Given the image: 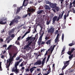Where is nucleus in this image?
Segmentation results:
<instances>
[{"label": "nucleus", "mask_w": 75, "mask_h": 75, "mask_svg": "<svg viewBox=\"0 0 75 75\" xmlns=\"http://www.w3.org/2000/svg\"><path fill=\"white\" fill-rule=\"evenodd\" d=\"M21 18V16H20L18 15H16L15 17V18L13 20L11 21V23L9 24L10 26H11L12 25H13L14 24L16 23L17 24L18 23V20H20Z\"/></svg>", "instance_id": "obj_1"}, {"label": "nucleus", "mask_w": 75, "mask_h": 75, "mask_svg": "<svg viewBox=\"0 0 75 75\" xmlns=\"http://www.w3.org/2000/svg\"><path fill=\"white\" fill-rule=\"evenodd\" d=\"M1 21H0V24L3 25V24H6L7 23V22H3L4 21L7 20V19L6 18H2L1 19Z\"/></svg>", "instance_id": "obj_2"}, {"label": "nucleus", "mask_w": 75, "mask_h": 75, "mask_svg": "<svg viewBox=\"0 0 75 75\" xmlns=\"http://www.w3.org/2000/svg\"><path fill=\"white\" fill-rule=\"evenodd\" d=\"M64 14V11H63L62 14H60L59 15V17H58V18L57 20V21H59V19H62V17H63Z\"/></svg>", "instance_id": "obj_3"}, {"label": "nucleus", "mask_w": 75, "mask_h": 75, "mask_svg": "<svg viewBox=\"0 0 75 75\" xmlns=\"http://www.w3.org/2000/svg\"><path fill=\"white\" fill-rule=\"evenodd\" d=\"M42 61L41 60H38L37 62H35L34 64V65H40L41 64Z\"/></svg>", "instance_id": "obj_4"}, {"label": "nucleus", "mask_w": 75, "mask_h": 75, "mask_svg": "<svg viewBox=\"0 0 75 75\" xmlns=\"http://www.w3.org/2000/svg\"><path fill=\"white\" fill-rule=\"evenodd\" d=\"M28 11L29 12H30L31 13H33L34 12H35V9L32 8H28Z\"/></svg>", "instance_id": "obj_5"}, {"label": "nucleus", "mask_w": 75, "mask_h": 75, "mask_svg": "<svg viewBox=\"0 0 75 75\" xmlns=\"http://www.w3.org/2000/svg\"><path fill=\"white\" fill-rule=\"evenodd\" d=\"M53 50H54V49H52V50H50V51L51 52V53H50V54H49L48 55L47 58V59H46V64L47 63V62H48V61H49V59H50V56H51V54H52Z\"/></svg>", "instance_id": "obj_6"}, {"label": "nucleus", "mask_w": 75, "mask_h": 75, "mask_svg": "<svg viewBox=\"0 0 75 75\" xmlns=\"http://www.w3.org/2000/svg\"><path fill=\"white\" fill-rule=\"evenodd\" d=\"M50 6L52 8H54L57 6V4L51 3L50 4Z\"/></svg>", "instance_id": "obj_7"}, {"label": "nucleus", "mask_w": 75, "mask_h": 75, "mask_svg": "<svg viewBox=\"0 0 75 75\" xmlns=\"http://www.w3.org/2000/svg\"><path fill=\"white\" fill-rule=\"evenodd\" d=\"M13 59H12V58H10L9 59H8L7 60V62H6V64L8 65V64L9 63V64L10 65V64H11V62H12L13 61Z\"/></svg>", "instance_id": "obj_8"}, {"label": "nucleus", "mask_w": 75, "mask_h": 75, "mask_svg": "<svg viewBox=\"0 0 75 75\" xmlns=\"http://www.w3.org/2000/svg\"><path fill=\"white\" fill-rule=\"evenodd\" d=\"M28 44L27 45L25 46L26 48H29V46L31 45V44H32V43H33V42L32 41H28Z\"/></svg>", "instance_id": "obj_9"}, {"label": "nucleus", "mask_w": 75, "mask_h": 75, "mask_svg": "<svg viewBox=\"0 0 75 75\" xmlns=\"http://www.w3.org/2000/svg\"><path fill=\"white\" fill-rule=\"evenodd\" d=\"M52 28H53V27H52L51 28L49 29L48 30H47V32L49 33H51V34L53 33L54 31L52 30Z\"/></svg>", "instance_id": "obj_10"}, {"label": "nucleus", "mask_w": 75, "mask_h": 75, "mask_svg": "<svg viewBox=\"0 0 75 75\" xmlns=\"http://www.w3.org/2000/svg\"><path fill=\"white\" fill-rule=\"evenodd\" d=\"M57 18H58V17H57V16H54L53 18L52 22V23H53V24H54V23H55V21H57Z\"/></svg>", "instance_id": "obj_11"}, {"label": "nucleus", "mask_w": 75, "mask_h": 75, "mask_svg": "<svg viewBox=\"0 0 75 75\" xmlns=\"http://www.w3.org/2000/svg\"><path fill=\"white\" fill-rule=\"evenodd\" d=\"M70 60H69L68 61L63 62L64 65H67V66H68V65L69 64V62H70Z\"/></svg>", "instance_id": "obj_12"}, {"label": "nucleus", "mask_w": 75, "mask_h": 75, "mask_svg": "<svg viewBox=\"0 0 75 75\" xmlns=\"http://www.w3.org/2000/svg\"><path fill=\"white\" fill-rule=\"evenodd\" d=\"M44 10H41L40 11H39L37 12V13L38 14V15H39L40 16L41 14L42 13H44Z\"/></svg>", "instance_id": "obj_13"}, {"label": "nucleus", "mask_w": 75, "mask_h": 75, "mask_svg": "<svg viewBox=\"0 0 75 75\" xmlns=\"http://www.w3.org/2000/svg\"><path fill=\"white\" fill-rule=\"evenodd\" d=\"M47 67H49V69L48 70V71L46 74H45L44 75H47L50 74V73L51 72V68H50V66L48 65L47 66Z\"/></svg>", "instance_id": "obj_14"}, {"label": "nucleus", "mask_w": 75, "mask_h": 75, "mask_svg": "<svg viewBox=\"0 0 75 75\" xmlns=\"http://www.w3.org/2000/svg\"><path fill=\"white\" fill-rule=\"evenodd\" d=\"M20 61H19L18 62H15V68H17V66L18 65V64H19V63Z\"/></svg>", "instance_id": "obj_15"}, {"label": "nucleus", "mask_w": 75, "mask_h": 75, "mask_svg": "<svg viewBox=\"0 0 75 75\" xmlns=\"http://www.w3.org/2000/svg\"><path fill=\"white\" fill-rule=\"evenodd\" d=\"M23 8V5L21 6L19 8H18L17 10L16 13H19V11L21 10V9H20L21 8V9H22Z\"/></svg>", "instance_id": "obj_16"}, {"label": "nucleus", "mask_w": 75, "mask_h": 75, "mask_svg": "<svg viewBox=\"0 0 75 75\" xmlns=\"http://www.w3.org/2000/svg\"><path fill=\"white\" fill-rule=\"evenodd\" d=\"M51 39H50L49 40H48L47 42H46V44H47V45H48L49 44H50V45H51Z\"/></svg>", "instance_id": "obj_17"}, {"label": "nucleus", "mask_w": 75, "mask_h": 75, "mask_svg": "<svg viewBox=\"0 0 75 75\" xmlns=\"http://www.w3.org/2000/svg\"><path fill=\"white\" fill-rule=\"evenodd\" d=\"M55 9L57 11H59V10L60 8L58 6H56L55 8Z\"/></svg>", "instance_id": "obj_18"}, {"label": "nucleus", "mask_w": 75, "mask_h": 75, "mask_svg": "<svg viewBox=\"0 0 75 75\" xmlns=\"http://www.w3.org/2000/svg\"><path fill=\"white\" fill-rule=\"evenodd\" d=\"M14 29H12L9 32V33H8L9 35H11V34L12 33V32H14Z\"/></svg>", "instance_id": "obj_19"}, {"label": "nucleus", "mask_w": 75, "mask_h": 75, "mask_svg": "<svg viewBox=\"0 0 75 75\" xmlns=\"http://www.w3.org/2000/svg\"><path fill=\"white\" fill-rule=\"evenodd\" d=\"M25 1H28V0H24L23 4V6H24L25 7H26V6H27V4L25 5H24V4H25Z\"/></svg>", "instance_id": "obj_20"}, {"label": "nucleus", "mask_w": 75, "mask_h": 75, "mask_svg": "<svg viewBox=\"0 0 75 75\" xmlns=\"http://www.w3.org/2000/svg\"><path fill=\"white\" fill-rule=\"evenodd\" d=\"M45 8L46 10H50L51 9V8L48 5H46Z\"/></svg>", "instance_id": "obj_21"}, {"label": "nucleus", "mask_w": 75, "mask_h": 75, "mask_svg": "<svg viewBox=\"0 0 75 75\" xmlns=\"http://www.w3.org/2000/svg\"><path fill=\"white\" fill-rule=\"evenodd\" d=\"M32 38V36H30V37H28L27 38H26V41H28V40H29L31 38Z\"/></svg>", "instance_id": "obj_22"}, {"label": "nucleus", "mask_w": 75, "mask_h": 75, "mask_svg": "<svg viewBox=\"0 0 75 75\" xmlns=\"http://www.w3.org/2000/svg\"><path fill=\"white\" fill-rule=\"evenodd\" d=\"M54 41L55 43H57V42H59V39L56 38V39H55Z\"/></svg>", "instance_id": "obj_23"}, {"label": "nucleus", "mask_w": 75, "mask_h": 75, "mask_svg": "<svg viewBox=\"0 0 75 75\" xmlns=\"http://www.w3.org/2000/svg\"><path fill=\"white\" fill-rule=\"evenodd\" d=\"M64 33H63L62 34V42L64 41Z\"/></svg>", "instance_id": "obj_24"}, {"label": "nucleus", "mask_w": 75, "mask_h": 75, "mask_svg": "<svg viewBox=\"0 0 75 75\" xmlns=\"http://www.w3.org/2000/svg\"><path fill=\"white\" fill-rule=\"evenodd\" d=\"M67 67V65H64V66L62 68V71H63V70H64V69H65V68H66V67Z\"/></svg>", "instance_id": "obj_25"}, {"label": "nucleus", "mask_w": 75, "mask_h": 75, "mask_svg": "<svg viewBox=\"0 0 75 75\" xmlns=\"http://www.w3.org/2000/svg\"><path fill=\"white\" fill-rule=\"evenodd\" d=\"M17 53H16L15 54H13V55L11 58H12V59L13 60V58H14V57H16V55H17Z\"/></svg>", "instance_id": "obj_26"}, {"label": "nucleus", "mask_w": 75, "mask_h": 75, "mask_svg": "<svg viewBox=\"0 0 75 75\" xmlns=\"http://www.w3.org/2000/svg\"><path fill=\"white\" fill-rule=\"evenodd\" d=\"M73 55H74L73 54H72L69 56V59H71L73 58Z\"/></svg>", "instance_id": "obj_27"}, {"label": "nucleus", "mask_w": 75, "mask_h": 75, "mask_svg": "<svg viewBox=\"0 0 75 75\" xmlns=\"http://www.w3.org/2000/svg\"><path fill=\"white\" fill-rule=\"evenodd\" d=\"M37 29L35 28H34V29L33 30V33H35V32H37Z\"/></svg>", "instance_id": "obj_28"}, {"label": "nucleus", "mask_w": 75, "mask_h": 75, "mask_svg": "<svg viewBox=\"0 0 75 75\" xmlns=\"http://www.w3.org/2000/svg\"><path fill=\"white\" fill-rule=\"evenodd\" d=\"M72 3L70 2L69 4V8H72Z\"/></svg>", "instance_id": "obj_29"}, {"label": "nucleus", "mask_w": 75, "mask_h": 75, "mask_svg": "<svg viewBox=\"0 0 75 75\" xmlns=\"http://www.w3.org/2000/svg\"><path fill=\"white\" fill-rule=\"evenodd\" d=\"M72 52H71V51H68V52H67V54L69 55H71V54H72Z\"/></svg>", "instance_id": "obj_30"}, {"label": "nucleus", "mask_w": 75, "mask_h": 75, "mask_svg": "<svg viewBox=\"0 0 75 75\" xmlns=\"http://www.w3.org/2000/svg\"><path fill=\"white\" fill-rule=\"evenodd\" d=\"M75 45V44L73 43L69 44V45L70 47H71L72 46V45Z\"/></svg>", "instance_id": "obj_31"}, {"label": "nucleus", "mask_w": 75, "mask_h": 75, "mask_svg": "<svg viewBox=\"0 0 75 75\" xmlns=\"http://www.w3.org/2000/svg\"><path fill=\"white\" fill-rule=\"evenodd\" d=\"M54 17V14L51 13L50 16V18L51 19L52 18V17Z\"/></svg>", "instance_id": "obj_32"}, {"label": "nucleus", "mask_w": 75, "mask_h": 75, "mask_svg": "<svg viewBox=\"0 0 75 75\" xmlns=\"http://www.w3.org/2000/svg\"><path fill=\"white\" fill-rule=\"evenodd\" d=\"M46 3L47 4H50H50L51 3V2H50L49 1H46Z\"/></svg>", "instance_id": "obj_33"}, {"label": "nucleus", "mask_w": 75, "mask_h": 75, "mask_svg": "<svg viewBox=\"0 0 75 75\" xmlns=\"http://www.w3.org/2000/svg\"><path fill=\"white\" fill-rule=\"evenodd\" d=\"M15 71L17 73H18V70L17 69V67H15Z\"/></svg>", "instance_id": "obj_34"}, {"label": "nucleus", "mask_w": 75, "mask_h": 75, "mask_svg": "<svg viewBox=\"0 0 75 75\" xmlns=\"http://www.w3.org/2000/svg\"><path fill=\"white\" fill-rule=\"evenodd\" d=\"M0 70L2 71V68H1V62H0Z\"/></svg>", "instance_id": "obj_35"}, {"label": "nucleus", "mask_w": 75, "mask_h": 75, "mask_svg": "<svg viewBox=\"0 0 75 75\" xmlns=\"http://www.w3.org/2000/svg\"><path fill=\"white\" fill-rule=\"evenodd\" d=\"M51 21L50 20H49V21H47V25H49L50 23V22Z\"/></svg>", "instance_id": "obj_36"}, {"label": "nucleus", "mask_w": 75, "mask_h": 75, "mask_svg": "<svg viewBox=\"0 0 75 75\" xmlns=\"http://www.w3.org/2000/svg\"><path fill=\"white\" fill-rule=\"evenodd\" d=\"M15 37V35L14 34H12L11 35V38H14Z\"/></svg>", "instance_id": "obj_37"}, {"label": "nucleus", "mask_w": 75, "mask_h": 75, "mask_svg": "<svg viewBox=\"0 0 75 75\" xmlns=\"http://www.w3.org/2000/svg\"><path fill=\"white\" fill-rule=\"evenodd\" d=\"M28 16V14H26L25 15H24L22 17L23 18H24L27 17Z\"/></svg>", "instance_id": "obj_38"}, {"label": "nucleus", "mask_w": 75, "mask_h": 75, "mask_svg": "<svg viewBox=\"0 0 75 75\" xmlns=\"http://www.w3.org/2000/svg\"><path fill=\"white\" fill-rule=\"evenodd\" d=\"M41 40H39V42L38 43V45H41Z\"/></svg>", "instance_id": "obj_39"}, {"label": "nucleus", "mask_w": 75, "mask_h": 75, "mask_svg": "<svg viewBox=\"0 0 75 75\" xmlns=\"http://www.w3.org/2000/svg\"><path fill=\"white\" fill-rule=\"evenodd\" d=\"M59 34H58L57 35V37H56V38H57L58 39H59Z\"/></svg>", "instance_id": "obj_40"}, {"label": "nucleus", "mask_w": 75, "mask_h": 75, "mask_svg": "<svg viewBox=\"0 0 75 75\" xmlns=\"http://www.w3.org/2000/svg\"><path fill=\"white\" fill-rule=\"evenodd\" d=\"M75 48H73L71 49L70 51H71V52L72 53V52H74V51H75Z\"/></svg>", "instance_id": "obj_41"}, {"label": "nucleus", "mask_w": 75, "mask_h": 75, "mask_svg": "<svg viewBox=\"0 0 75 75\" xmlns=\"http://www.w3.org/2000/svg\"><path fill=\"white\" fill-rule=\"evenodd\" d=\"M45 63V62L42 60V62H41L42 65H43V66L44 65Z\"/></svg>", "instance_id": "obj_42"}, {"label": "nucleus", "mask_w": 75, "mask_h": 75, "mask_svg": "<svg viewBox=\"0 0 75 75\" xmlns=\"http://www.w3.org/2000/svg\"><path fill=\"white\" fill-rule=\"evenodd\" d=\"M42 36H40L39 38V40L41 41V40H42Z\"/></svg>", "instance_id": "obj_43"}, {"label": "nucleus", "mask_w": 75, "mask_h": 75, "mask_svg": "<svg viewBox=\"0 0 75 75\" xmlns=\"http://www.w3.org/2000/svg\"><path fill=\"white\" fill-rule=\"evenodd\" d=\"M67 15H64V20L67 19Z\"/></svg>", "instance_id": "obj_44"}, {"label": "nucleus", "mask_w": 75, "mask_h": 75, "mask_svg": "<svg viewBox=\"0 0 75 75\" xmlns=\"http://www.w3.org/2000/svg\"><path fill=\"white\" fill-rule=\"evenodd\" d=\"M33 71H34V69L33 68L30 69V71L31 72H32Z\"/></svg>", "instance_id": "obj_45"}, {"label": "nucleus", "mask_w": 75, "mask_h": 75, "mask_svg": "<svg viewBox=\"0 0 75 75\" xmlns=\"http://www.w3.org/2000/svg\"><path fill=\"white\" fill-rule=\"evenodd\" d=\"M41 45H44L45 44V42L42 41L41 44Z\"/></svg>", "instance_id": "obj_46"}, {"label": "nucleus", "mask_w": 75, "mask_h": 75, "mask_svg": "<svg viewBox=\"0 0 75 75\" xmlns=\"http://www.w3.org/2000/svg\"><path fill=\"white\" fill-rule=\"evenodd\" d=\"M28 30L29 31H28L26 32V33H27V34L30 33V30H31L30 29H29Z\"/></svg>", "instance_id": "obj_47"}, {"label": "nucleus", "mask_w": 75, "mask_h": 75, "mask_svg": "<svg viewBox=\"0 0 75 75\" xmlns=\"http://www.w3.org/2000/svg\"><path fill=\"white\" fill-rule=\"evenodd\" d=\"M56 46V45H54L52 47V48H51L50 49H53V50H54V48L55 47V46Z\"/></svg>", "instance_id": "obj_48"}, {"label": "nucleus", "mask_w": 75, "mask_h": 75, "mask_svg": "<svg viewBox=\"0 0 75 75\" xmlns=\"http://www.w3.org/2000/svg\"><path fill=\"white\" fill-rule=\"evenodd\" d=\"M20 58L19 57H17L16 59V61H18V60L19 59H20Z\"/></svg>", "instance_id": "obj_49"}, {"label": "nucleus", "mask_w": 75, "mask_h": 75, "mask_svg": "<svg viewBox=\"0 0 75 75\" xmlns=\"http://www.w3.org/2000/svg\"><path fill=\"white\" fill-rule=\"evenodd\" d=\"M52 68L53 69H55V64H53Z\"/></svg>", "instance_id": "obj_50"}, {"label": "nucleus", "mask_w": 75, "mask_h": 75, "mask_svg": "<svg viewBox=\"0 0 75 75\" xmlns=\"http://www.w3.org/2000/svg\"><path fill=\"white\" fill-rule=\"evenodd\" d=\"M46 59V57H45L43 59L42 61H45V60Z\"/></svg>", "instance_id": "obj_51"}, {"label": "nucleus", "mask_w": 75, "mask_h": 75, "mask_svg": "<svg viewBox=\"0 0 75 75\" xmlns=\"http://www.w3.org/2000/svg\"><path fill=\"white\" fill-rule=\"evenodd\" d=\"M28 15H29V16L30 17V16H31V13H28Z\"/></svg>", "instance_id": "obj_52"}, {"label": "nucleus", "mask_w": 75, "mask_h": 75, "mask_svg": "<svg viewBox=\"0 0 75 75\" xmlns=\"http://www.w3.org/2000/svg\"><path fill=\"white\" fill-rule=\"evenodd\" d=\"M62 28L63 29H64V28H66V26L65 25H64L62 26Z\"/></svg>", "instance_id": "obj_53"}, {"label": "nucleus", "mask_w": 75, "mask_h": 75, "mask_svg": "<svg viewBox=\"0 0 75 75\" xmlns=\"http://www.w3.org/2000/svg\"><path fill=\"white\" fill-rule=\"evenodd\" d=\"M48 54V51H46V53L45 54V55H47Z\"/></svg>", "instance_id": "obj_54"}, {"label": "nucleus", "mask_w": 75, "mask_h": 75, "mask_svg": "<svg viewBox=\"0 0 75 75\" xmlns=\"http://www.w3.org/2000/svg\"><path fill=\"white\" fill-rule=\"evenodd\" d=\"M61 4V7H63V6H64V3H62Z\"/></svg>", "instance_id": "obj_55"}, {"label": "nucleus", "mask_w": 75, "mask_h": 75, "mask_svg": "<svg viewBox=\"0 0 75 75\" xmlns=\"http://www.w3.org/2000/svg\"><path fill=\"white\" fill-rule=\"evenodd\" d=\"M61 1V4H62V3H63V2L64 1V0H60Z\"/></svg>", "instance_id": "obj_56"}, {"label": "nucleus", "mask_w": 75, "mask_h": 75, "mask_svg": "<svg viewBox=\"0 0 75 75\" xmlns=\"http://www.w3.org/2000/svg\"><path fill=\"white\" fill-rule=\"evenodd\" d=\"M10 65H9V64H8V66H6V68H9V67H10Z\"/></svg>", "instance_id": "obj_57"}, {"label": "nucleus", "mask_w": 75, "mask_h": 75, "mask_svg": "<svg viewBox=\"0 0 75 75\" xmlns=\"http://www.w3.org/2000/svg\"><path fill=\"white\" fill-rule=\"evenodd\" d=\"M44 51H45V49H43L42 50H41L40 51V52H42V51L43 52H44Z\"/></svg>", "instance_id": "obj_58"}, {"label": "nucleus", "mask_w": 75, "mask_h": 75, "mask_svg": "<svg viewBox=\"0 0 75 75\" xmlns=\"http://www.w3.org/2000/svg\"><path fill=\"white\" fill-rule=\"evenodd\" d=\"M1 58L2 59H3V58H4V55H2L1 56Z\"/></svg>", "instance_id": "obj_59"}, {"label": "nucleus", "mask_w": 75, "mask_h": 75, "mask_svg": "<svg viewBox=\"0 0 75 75\" xmlns=\"http://www.w3.org/2000/svg\"><path fill=\"white\" fill-rule=\"evenodd\" d=\"M48 38L47 36H46L45 38V39H46V40H48Z\"/></svg>", "instance_id": "obj_60"}, {"label": "nucleus", "mask_w": 75, "mask_h": 75, "mask_svg": "<svg viewBox=\"0 0 75 75\" xmlns=\"http://www.w3.org/2000/svg\"><path fill=\"white\" fill-rule=\"evenodd\" d=\"M7 47L6 45H3V47Z\"/></svg>", "instance_id": "obj_61"}, {"label": "nucleus", "mask_w": 75, "mask_h": 75, "mask_svg": "<svg viewBox=\"0 0 75 75\" xmlns=\"http://www.w3.org/2000/svg\"><path fill=\"white\" fill-rule=\"evenodd\" d=\"M20 37H21V36H20L19 37H18L17 39V40H20Z\"/></svg>", "instance_id": "obj_62"}, {"label": "nucleus", "mask_w": 75, "mask_h": 75, "mask_svg": "<svg viewBox=\"0 0 75 75\" xmlns=\"http://www.w3.org/2000/svg\"><path fill=\"white\" fill-rule=\"evenodd\" d=\"M65 51V48H63V50H62V52H64Z\"/></svg>", "instance_id": "obj_63"}, {"label": "nucleus", "mask_w": 75, "mask_h": 75, "mask_svg": "<svg viewBox=\"0 0 75 75\" xmlns=\"http://www.w3.org/2000/svg\"><path fill=\"white\" fill-rule=\"evenodd\" d=\"M29 71H30V70L28 69H27L26 70V71H28V72Z\"/></svg>", "instance_id": "obj_64"}]
</instances>
